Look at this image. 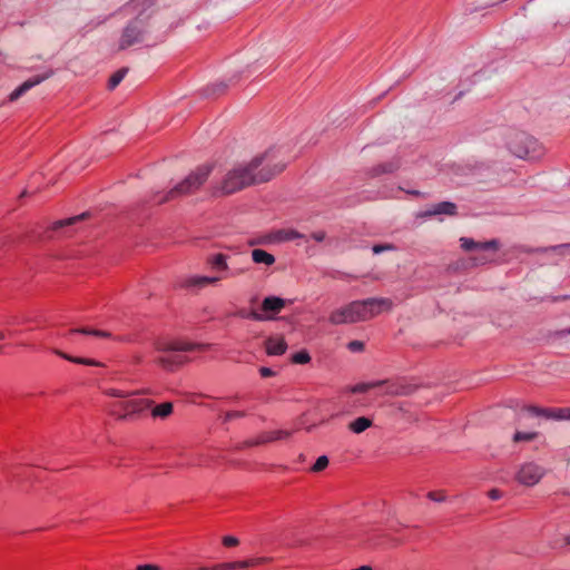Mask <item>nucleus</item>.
Masks as SVG:
<instances>
[{
	"label": "nucleus",
	"mask_w": 570,
	"mask_h": 570,
	"mask_svg": "<svg viewBox=\"0 0 570 570\" xmlns=\"http://www.w3.org/2000/svg\"><path fill=\"white\" fill-rule=\"evenodd\" d=\"M271 153L254 157L247 164H240L228 169L214 185L213 195H230L250 185L271 180L282 173L284 164L277 163L271 166Z\"/></svg>",
	"instance_id": "obj_1"
},
{
	"label": "nucleus",
	"mask_w": 570,
	"mask_h": 570,
	"mask_svg": "<svg viewBox=\"0 0 570 570\" xmlns=\"http://www.w3.org/2000/svg\"><path fill=\"white\" fill-rule=\"evenodd\" d=\"M154 345L156 351L163 354L157 358V363L167 371H174L188 361L187 357L176 354V352L205 351L210 346V344H195L180 340H159Z\"/></svg>",
	"instance_id": "obj_2"
},
{
	"label": "nucleus",
	"mask_w": 570,
	"mask_h": 570,
	"mask_svg": "<svg viewBox=\"0 0 570 570\" xmlns=\"http://www.w3.org/2000/svg\"><path fill=\"white\" fill-rule=\"evenodd\" d=\"M105 393L111 397L125 399L112 404L111 414L118 420H132L136 415L142 413L151 406L153 401L145 399H130L134 395L145 394L146 391L127 392L118 389L106 390Z\"/></svg>",
	"instance_id": "obj_3"
},
{
	"label": "nucleus",
	"mask_w": 570,
	"mask_h": 570,
	"mask_svg": "<svg viewBox=\"0 0 570 570\" xmlns=\"http://www.w3.org/2000/svg\"><path fill=\"white\" fill-rule=\"evenodd\" d=\"M505 147L513 156L524 160H537L544 155L543 146L524 131H509L505 135Z\"/></svg>",
	"instance_id": "obj_4"
},
{
	"label": "nucleus",
	"mask_w": 570,
	"mask_h": 570,
	"mask_svg": "<svg viewBox=\"0 0 570 570\" xmlns=\"http://www.w3.org/2000/svg\"><path fill=\"white\" fill-rule=\"evenodd\" d=\"M212 167L204 165L190 173L183 181L171 188L165 197L157 200L158 204L173 200L175 198L189 195L198 190L208 179Z\"/></svg>",
	"instance_id": "obj_5"
},
{
	"label": "nucleus",
	"mask_w": 570,
	"mask_h": 570,
	"mask_svg": "<svg viewBox=\"0 0 570 570\" xmlns=\"http://www.w3.org/2000/svg\"><path fill=\"white\" fill-rule=\"evenodd\" d=\"M149 8L150 7L142 9L139 14L126 26L119 39L120 50H125L131 46L140 43L144 40V35L146 32V21L151 14V12H147Z\"/></svg>",
	"instance_id": "obj_6"
},
{
	"label": "nucleus",
	"mask_w": 570,
	"mask_h": 570,
	"mask_svg": "<svg viewBox=\"0 0 570 570\" xmlns=\"http://www.w3.org/2000/svg\"><path fill=\"white\" fill-rule=\"evenodd\" d=\"M461 247L466 252L478 250L481 254L472 256L474 265H484L493 259V255L499 249L500 244L495 239L488 242H475L472 238L461 237Z\"/></svg>",
	"instance_id": "obj_7"
},
{
	"label": "nucleus",
	"mask_w": 570,
	"mask_h": 570,
	"mask_svg": "<svg viewBox=\"0 0 570 570\" xmlns=\"http://www.w3.org/2000/svg\"><path fill=\"white\" fill-rule=\"evenodd\" d=\"M328 320L333 325L364 322L365 314L362 301H354L344 307L333 311Z\"/></svg>",
	"instance_id": "obj_8"
},
{
	"label": "nucleus",
	"mask_w": 570,
	"mask_h": 570,
	"mask_svg": "<svg viewBox=\"0 0 570 570\" xmlns=\"http://www.w3.org/2000/svg\"><path fill=\"white\" fill-rule=\"evenodd\" d=\"M544 475V469L534 462L522 464L517 472L515 479L525 487H532L540 482Z\"/></svg>",
	"instance_id": "obj_9"
},
{
	"label": "nucleus",
	"mask_w": 570,
	"mask_h": 570,
	"mask_svg": "<svg viewBox=\"0 0 570 570\" xmlns=\"http://www.w3.org/2000/svg\"><path fill=\"white\" fill-rule=\"evenodd\" d=\"M364 306L365 321L373 318L384 311H390L393 307V302L390 298H367L362 301Z\"/></svg>",
	"instance_id": "obj_10"
},
{
	"label": "nucleus",
	"mask_w": 570,
	"mask_h": 570,
	"mask_svg": "<svg viewBox=\"0 0 570 570\" xmlns=\"http://www.w3.org/2000/svg\"><path fill=\"white\" fill-rule=\"evenodd\" d=\"M52 71H47L42 75H37L28 80H26L23 83H21L17 89H14L10 96V101H14L18 98H20L23 94H26L28 90L33 88L35 86L41 83L42 81L49 79L52 76Z\"/></svg>",
	"instance_id": "obj_11"
},
{
	"label": "nucleus",
	"mask_w": 570,
	"mask_h": 570,
	"mask_svg": "<svg viewBox=\"0 0 570 570\" xmlns=\"http://www.w3.org/2000/svg\"><path fill=\"white\" fill-rule=\"evenodd\" d=\"M224 279V276H189L184 279L181 286L185 288H204L209 285H217L219 282Z\"/></svg>",
	"instance_id": "obj_12"
},
{
	"label": "nucleus",
	"mask_w": 570,
	"mask_h": 570,
	"mask_svg": "<svg viewBox=\"0 0 570 570\" xmlns=\"http://www.w3.org/2000/svg\"><path fill=\"white\" fill-rule=\"evenodd\" d=\"M228 256L223 253H216L206 257V265L214 273L230 274V268L227 263Z\"/></svg>",
	"instance_id": "obj_13"
},
{
	"label": "nucleus",
	"mask_w": 570,
	"mask_h": 570,
	"mask_svg": "<svg viewBox=\"0 0 570 570\" xmlns=\"http://www.w3.org/2000/svg\"><path fill=\"white\" fill-rule=\"evenodd\" d=\"M291 434H292V432L286 431V430L265 432L261 436H258L257 440L248 442V445H258V444H264L267 442L284 440V439L289 438Z\"/></svg>",
	"instance_id": "obj_14"
},
{
	"label": "nucleus",
	"mask_w": 570,
	"mask_h": 570,
	"mask_svg": "<svg viewBox=\"0 0 570 570\" xmlns=\"http://www.w3.org/2000/svg\"><path fill=\"white\" fill-rule=\"evenodd\" d=\"M265 350L268 355H282L287 350V344L283 337H268L265 341Z\"/></svg>",
	"instance_id": "obj_15"
},
{
	"label": "nucleus",
	"mask_w": 570,
	"mask_h": 570,
	"mask_svg": "<svg viewBox=\"0 0 570 570\" xmlns=\"http://www.w3.org/2000/svg\"><path fill=\"white\" fill-rule=\"evenodd\" d=\"M285 307V299L277 296L265 297L262 302V311L277 314Z\"/></svg>",
	"instance_id": "obj_16"
},
{
	"label": "nucleus",
	"mask_w": 570,
	"mask_h": 570,
	"mask_svg": "<svg viewBox=\"0 0 570 570\" xmlns=\"http://www.w3.org/2000/svg\"><path fill=\"white\" fill-rule=\"evenodd\" d=\"M456 214V205L451 202H442L436 205H433L431 209L426 212V215H449L453 216Z\"/></svg>",
	"instance_id": "obj_17"
},
{
	"label": "nucleus",
	"mask_w": 570,
	"mask_h": 570,
	"mask_svg": "<svg viewBox=\"0 0 570 570\" xmlns=\"http://www.w3.org/2000/svg\"><path fill=\"white\" fill-rule=\"evenodd\" d=\"M53 353L69 362L76 363V364H82V365H89V366H101L102 365L100 362H98L96 360L71 356L60 350H53Z\"/></svg>",
	"instance_id": "obj_18"
},
{
	"label": "nucleus",
	"mask_w": 570,
	"mask_h": 570,
	"mask_svg": "<svg viewBox=\"0 0 570 570\" xmlns=\"http://www.w3.org/2000/svg\"><path fill=\"white\" fill-rule=\"evenodd\" d=\"M252 259L256 264H264L266 266H271L275 263L274 255L267 253L264 249H259V248L252 250Z\"/></svg>",
	"instance_id": "obj_19"
},
{
	"label": "nucleus",
	"mask_w": 570,
	"mask_h": 570,
	"mask_svg": "<svg viewBox=\"0 0 570 570\" xmlns=\"http://www.w3.org/2000/svg\"><path fill=\"white\" fill-rule=\"evenodd\" d=\"M373 424L372 420L365 416H360L348 424V429L356 434H360L371 428Z\"/></svg>",
	"instance_id": "obj_20"
},
{
	"label": "nucleus",
	"mask_w": 570,
	"mask_h": 570,
	"mask_svg": "<svg viewBox=\"0 0 570 570\" xmlns=\"http://www.w3.org/2000/svg\"><path fill=\"white\" fill-rule=\"evenodd\" d=\"M272 559L267 558V557H258V558H253V559L243 560V561H233L232 564H233V569L234 570H236V569H246V568H249V567H254V566H258V564H262V563L269 562Z\"/></svg>",
	"instance_id": "obj_21"
},
{
	"label": "nucleus",
	"mask_w": 570,
	"mask_h": 570,
	"mask_svg": "<svg viewBox=\"0 0 570 570\" xmlns=\"http://www.w3.org/2000/svg\"><path fill=\"white\" fill-rule=\"evenodd\" d=\"M173 410L174 405L171 402H164L151 410V415L153 417L167 419L173 413Z\"/></svg>",
	"instance_id": "obj_22"
},
{
	"label": "nucleus",
	"mask_w": 570,
	"mask_h": 570,
	"mask_svg": "<svg viewBox=\"0 0 570 570\" xmlns=\"http://www.w3.org/2000/svg\"><path fill=\"white\" fill-rule=\"evenodd\" d=\"M386 383H387V381H375V382H371V383H360V384L354 385L351 389V392L352 393H365L370 389H374V387L381 386Z\"/></svg>",
	"instance_id": "obj_23"
},
{
	"label": "nucleus",
	"mask_w": 570,
	"mask_h": 570,
	"mask_svg": "<svg viewBox=\"0 0 570 570\" xmlns=\"http://www.w3.org/2000/svg\"><path fill=\"white\" fill-rule=\"evenodd\" d=\"M73 333H81V334H85V335H94V336L102 337V338H108V337L111 336V334L109 332L98 331V330H90L88 327H81V328L71 330L70 334H73Z\"/></svg>",
	"instance_id": "obj_24"
},
{
	"label": "nucleus",
	"mask_w": 570,
	"mask_h": 570,
	"mask_svg": "<svg viewBox=\"0 0 570 570\" xmlns=\"http://www.w3.org/2000/svg\"><path fill=\"white\" fill-rule=\"evenodd\" d=\"M539 436V433L538 432H521V431H517L512 438L513 442L514 443H518V442H531L533 440H535Z\"/></svg>",
	"instance_id": "obj_25"
},
{
	"label": "nucleus",
	"mask_w": 570,
	"mask_h": 570,
	"mask_svg": "<svg viewBox=\"0 0 570 570\" xmlns=\"http://www.w3.org/2000/svg\"><path fill=\"white\" fill-rule=\"evenodd\" d=\"M127 71L128 70L126 68H122L112 73L108 81V88L110 90L115 89L122 81Z\"/></svg>",
	"instance_id": "obj_26"
},
{
	"label": "nucleus",
	"mask_w": 570,
	"mask_h": 570,
	"mask_svg": "<svg viewBox=\"0 0 570 570\" xmlns=\"http://www.w3.org/2000/svg\"><path fill=\"white\" fill-rule=\"evenodd\" d=\"M566 407L560 409H544V416L549 420L562 421L564 420Z\"/></svg>",
	"instance_id": "obj_27"
},
{
	"label": "nucleus",
	"mask_w": 570,
	"mask_h": 570,
	"mask_svg": "<svg viewBox=\"0 0 570 570\" xmlns=\"http://www.w3.org/2000/svg\"><path fill=\"white\" fill-rule=\"evenodd\" d=\"M278 238L281 240L289 242L298 238H305V236L295 229H284L278 232Z\"/></svg>",
	"instance_id": "obj_28"
},
{
	"label": "nucleus",
	"mask_w": 570,
	"mask_h": 570,
	"mask_svg": "<svg viewBox=\"0 0 570 570\" xmlns=\"http://www.w3.org/2000/svg\"><path fill=\"white\" fill-rule=\"evenodd\" d=\"M86 214H81L79 216H75V217H70V218H67V219H63V220H58L53 224L52 228L55 230L61 228V227H65V226H69V225H72L75 224L76 222L82 219L85 217Z\"/></svg>",
	"instance_id": "obj_29"
},
{
	"label": "nucleus",
	"mask_w": 570,
	"mask_h": 570,
	"mask_svg": "<svg viewBox=\"0 0 570 570\" xmlns=\"http://www.w3.org/2000/svg\"><path fill=\"white\" fill-rule=\"evenodd\" d=\"M328 465V458L326 455H321L316 462L314 463V465L311 468V471L312 472H321L323 470H325Z\"/></svg>",
	"instance_id": "obj_30"
},
{
	"label": "nucleus",
	"mask_w": 570,
	"mask_h": 570,
	"mask_svg": "<svg viewBox=\"0 0 570 570\" xmlns=\"http://www.w3.org/2000/svg\"><path fill=\"white\" fill-rule=\"evenodd\" d=\"M311 360L309 354L306 351H301L292 356V361L295 364H306Z\"/></svg>",
	"instance_id": "obj_31"
},
{
	"label": "nucleus",
	"mask_w": 570,
	"mask_h": 570,
	"mask_svg": "<svg viewBox=\"0 0 570 570\" xmlns=\"http://www.w3.org/2000/svg\"><path fill=\"white\" fill-rule=\"evenodd\" d=\"M246 413L243 411H228L224 414L223 422L227 423L232 420L244 417Z\"/></svg>",
	"instance_id": "obj_32"
},
{
	"label": "nucleus",
	"mask_w": 570,
	"mask_h": 570,
	"mask_svg": "<svg viewBox=\"0 0 570 570\" xmlns=\"http://www.w3.org/2000/svg\"><path fill=\"white\" fill-rule=\"evenodd\" d=\"M569 544H570V535H564L561 539L556 538L550 543L551 548H553V549L563 548V547L569 546Z\"/></svg>",
	"instance_id": "obj_33"
},
{
	"label": "nucleus",
	"mask_w": 570,
	"mask_h": 570,
	"mask_svg": "<svg viewBox=\"0 0 570 570\" xmlns=\"http://www.w3.org/2000/svg\"><path fill=\"white\" fill-rule=\"evenodd\" d=\"M428 498L435 502H444L446 500L444 491H431L428 493Z\"/></svg>",
	"instance_id": "obj_34"
},
{
	"label": "nucleus",
	"mask_w": 570,
	"mask_h": 570,
	"mask_svg": "<svg viewBox=\"0 0 570 570\" xmlns=\"http://www.w3.org/2000/svg\"><path fill=\"white\" fill-rule=\"evenodd\" d=\"M347 347L351 352H361L364 350V343L361 341H351Z\"/></svg>",
	"instance_id": "obj_35"
},
{
	"label": "nucleus",
	"mask_w": 570,
	"mask_h": 570,
	"mask_svg": "<svg viewBox=\"0 0 570 570\" xmlns=\"http://www.w3.org/2000/svg\"><path fill=\"white\" fill-rule=\"evenodd\" d=\"M222 541L225 547H236L239 543V540L233 535H225Z\"/></svg>",
	"instance_id": "obj_36"
},
{
	"label": "nucleus",
	"mask_w": 570,
	"mask_h": 570,
	"mask_svg": "<svg viewBox=\"0 0 570 570\" xmlns=\"http://www.w3.org/2000/svg\"><path fill=\"white\" fill-rule=\"evenodd\" d=\"M248 317L254 320V321H267V320H272L273 316H269V315H264V314H261L256 311H252L249 314H248Z\"/></svg>",
	"instance_id": "obj_37"
},
{
	"label": "nucleus",
	"mask_w": 570,
	"mask_h": 570,
	"mask_svg": "<svg viewBox=\"0 0 570 570\" xmlns=\"http://www.w3.org/2000/svg\"><path fill=\"white\" fill-rule=\"evenodd\" d=\"M392 249H394V246L391 244H377V245L373 246L374 254H380L384 250H392Z\"/></svg>",
	"instance_id": "obj_38"
},
{
	"label": "nucleus",
	"mask_w": 570,
	"mask_h": 570,
	"mask_svg": "<svg viewBox=\"0 0 570 570\" xmlns=\"http://www.w3.org/2000/svg\"><path fill=\"white\" fill-rule=\"evenodd\" d=\"M525 411H528L530 414H532L534 416H544L543 407L528 406V407H525Z\"/></svg>",
	"instance_id": "obj_39"
},
{
	"label": "nucleus",
	"mask_w": 570,
	"mask_h": 570,
	"mask_svg": "<svg viewBox=\"0 0 570 570\" xmlns=\"http://www.w3.org/2000/svg\"><path fill=\"white\" fill-rule=\"evenodd\" d=\"M387 393L392 395H406L409 394V391L406 389L390 386Z\"/></svg>",
	"instance_id": "obj_40"
},
{
	"label": "nucleus",
	"mask_w": 570,
	"mask_h": 570,
	"mask_svg": "<svg viewBox=\"0 0 570 570\" xmlns=\"http://www.w3.org/2000/svg\"><path fill=\"white\" fill-rule=\"evenodd\" d=\"M397 168V165L389 163L383 166H381V169L379 173H392Z\"/></svg>",
	"instance_id": "obj_41"
},
{
	"label": "nucleus",
	"mask_w": 570,
	"mask_h": 570,
	"mask_svg": "<svg viewBox=\"0 0 570 570\" xmlns=\"http://www.w3.org/2000/svg\"><path fill=\"white\" fill-rule=\"evenodd\" d=\"M210 568L212 570H234L232 562L219 563Z\"/></svg>",
	"instance_id": "obj_42"
},
{
	"label": "nucleus",
	"mask_w": 570,
	"mask_h": 570,
	"mask_svg": "<svg viewBox=\"0 0 570 570\" xmlns=\"http://www.w3.org/2000/svg\"><path fill=\"white\" fill-rule=\"evenodd\" d=\"M311 237H312L315 242L321 243V242H323V240L325 239L326 234H325V232H323V230H318V232L313 233V234L311 235Z\"/></svg>",
	"instance_id": "obj_43"
},
{
	"label": "nucleus",
	"mask_w": 570,
	"mask_h": 570,
	"mask_svg": "<svg viewBox=\"0 0 570 570\" xmlns=\"http://www.w3.org/2000/svg\"><path fill=\"white\" fill-rule=\"evenodd\" d=\"M136 570H161V568L157 564H140Z\"/></svg>",
	"instance_id": "obj_44"
},
{
	"label": "nucleus",
	"mask_w": 570,
	"mask_h": 570,
	"mask_svg": "<svg viewBox=\"0 0 570 570\" xmlns=\"http://www.w3.org/2000/svg\"><path fill=\"white\" fill-rule=\"evenodd\" d=\"M259 373L263 377H269L275 375V372L269 367H261Z\"/></svg>",
	"instance_id": "obj_45"
},
{
	"label": "nucleus",
	"mask_w": 570,
	"mask_h": 570,
	"mask_svg": "<svg viewBox=\"0 0 570 570\" xmlns=\"http://www.w3.org/2000/svg\"><path fill=\"white\" fill-rule=\"evenodd\" d=\"M502 497V493L498 489H492L489 491V498L491 500H499Z\"/></svg>",
	"instance_id": "obj_46"
},
{
	"label": "nucleus",
	"mask_w": 570,
	"mask_h": 570,
	"mask_svg": "<svg viewBox=\"0 0 570 570\" xmlns=\"http://www.w3.org/2000/svg\"><path fill=\"white\" fill-rule=\"evenodd\" d=\"M242 271H232L230 269V274H226V273H215L213 276H224V279L228 278V277H233V276H236L240 273Z\"/></svg>",
	"instance_id": "obj_47"
},
{
	"label": "nucleus",
	"mask_w": 570,
	"mask_h": 570,
	"mask_svg": "<svg viewBox=\"0 0 570 570\" xmlns=\"http://www.w3.org/2000/svg\"><path fill=\"white\" fill-rule=\"evenodd\" d=\"M549 249L563 253L567 249V246L560 245V246L550 247Z\"/></svg>",
	"instance_id": "obj_48"
},
{
	"label": "nucleus",
	"mask_w": 570,
	"mask_h": 570,
	"mask_svg": "<svg viewBox=\"0 0 570 570\" xmlns=\"http://www.w3.org/2000/svg\"><path fill=\"white\" fill-rule=\"evenodd\" d=\"M564 420H570V409L566 407Z\"/></svg>",
	"instance_id": "obj_49"
},
{
	"label": "nucleus",
	"mask_w": 570,
	"mask_h": 570,
	"mask_svg": "<svg viewBox=\"0 0 570 570\" xmlns=\"http://www.w3.org/2000/svg\"><path fill=\"white\" fill-rule=\"evenodd\" d=\"M196 570H212V568L202 566V567H198Z\"/></svg>",
	"instance_id": "obj_50"
},
{
	"label": "nucleus",
	"mask_w": 570,
	"mask_h": 570,
	"mask_svg": "<svg viewBox=\"0 0 570 570\" xmlns=\"http://www.w3.org/2000/svg\"><path fill=\"white\" fill-rule=\"evenodd\" d=\"M4 338V334L0 332V341Z\"/></svg>",
	"instance_id": "obj_51"
},
{
	"label": "nucleus",
	"mask_w": 570,
	"mask_h": 570,
	"mask_svg": "<svg viewBox=\"0 0 570 570\" xmlns=\"http://www.w3.org/2000/svg\"><path fill=\"white\" fill-rule=\"evenodd\" d=\"M568 334H570V328L566 331Z\"/></svg>",
	"instance_id": "obj_52"
}]
</instances>
